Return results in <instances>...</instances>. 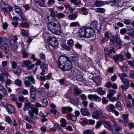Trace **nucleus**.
<instances>
[{
	"instance_id": "nucleus-1",
	"label": "nucleus",
	"mask_w": 134,
	"mask_h": 134,
	"mask_svg": "<svg viewBox=\"0 0 134 134\" xmlns=\"http://www.w3.org/2000/svg\"><path fill=\"white\" fill-rule=\"evenodd\" d=\"M58 64L59 68L63 71H69L71 69V62L67 57H60L58 60Z\"/></svg>"
},
{
	"instance_id": "nucleus-2",
	"label": "nucleus",
	"mask_w": 134,
	"mask_h": 134,
	"mask_svg": "<svg viewBox=\"0 0 134 134\" xmlns=\"http://www.w3.org/2000/svg\"><path fill=\"white\" fill-rule=\"evenodd\" d=\"M59 23L58 20L55 18H54L53 20L48 23L47 27L48 30L51 32H54V29L58 26Z\"/></svg>"
},
{
	"instance_id": "nucleus-3",
	"label": "nucleus",
	"mask_w": 134,
	"mask_h": 134,
	"mask_svg": "<svg viewBox=\"0 0 134 134\" xmlns=\"http://www.w3.org/2000/svg\"><path fill=\"white\" fill-rule=\"evenodd\" d=\"M111 124L113 128L111 129V131L113 134H119V131L122 130V128L118 126L113 121H112Z\"/></svg>"
},
{
	"instance_id": "nucleus-4",
	"label": "nucleus",
	"mask_w": 134,
	"mask_h": 134,
	"mask_svg": "<svg viewBox=\"0 0 134 134\" xmlns=\"http://www.w3.org/2000/svg\"><path fill=\"white\" fill-rule=\"evenodd\" d=\"M37 89L33 86L31 85L30 89L31 98L34 100L36 99V96L37 94Z\"/></svg>"
},
{
	"instance_id": "nucleus-5",
	"label": "nucleus",
	"mask_w": 134,
	"mask_h": 134,
	"mask_svg": "<svg viewBox=\"0 0 134 134\" xmlns=\"http://www.w3.org/2000/svg\"><path fill=\"white\" fill-rule=\"evenodd\" d=\"M113 58L115 63H117L119 61L121 62L123 61L124 59V56L123 55L119 54H116L114 55Z\"/></svg>"
},
{
	"instance_id": "nucleus-6",
	"label": "nucleus",
	"mask_w": 134,
	"mask_h": 134,
	"mask_svg": "<svg viewBox=\"0 0 134 134\" xmlns=\"http://www.w3.org/2000/svg\"><path fill=\"white\" fill-rule=\"evenodd\" d=\"M94 34V31L93 29L87 27L86 37L88 38L93 36Z\"/></svg>"
},
{
	"instance_id": "nucleus-7",
	"label": "nucleus",
	"mask_w": 134,
	"mask_h": 134,
	"mask_svg": "<svg viewBox=\"0 0 134 134\" xmlns=\"http://www.w3.org/2000/svg\"><path fill=\"white\" fill-rule=\"evenodd\" d=\"M103 114V112L102 110L100 109L95 110L92 114V116L93 118L97 119L99 116Z\"/></svg>"
},
{
	"instance_id": "nucleus-8",
	"label": "nucleus",
	"mask_w": 134,
	"mask_h": 134,
	"mask_svg": "<svg viewBox=\"0 0 134 134\" xmlns=\"http://www.w3.org/2000/svg\"><path fill=\"white\" fill-rule=\"evenodd\" d=\"M87 27L84 26L80 28L79 30V35L81 37H86Z\"/></svg>"
},
{
	"instance_id": "nucleus-9",
	"label": "nucleus",
	"mask_w": 134,
	"mask_h": 134,
	"mask_svg": "<svg viewBox=\"0 0 134 134\" xmlns=\"http://www.w3.org/2000/svg\"><path fill=\"white\" fill-rule=\"evenodd\" d=\"M6 109L9 113L12 114L15 113V109L14 107L10 104L7 105L6 107Z\"/></svg>"
},
{
	"instance_id": "nucleus-10",
	"label": "nucleus",
	"mask_w": 134,
	"mask_h": 134,
	"mask_svg": "<svg viewBox=\"0 0 134 134\" xmlns=\"http://www.w3.org/2000/svg\"><path fill=\"white\" fill-rule=\"evenodd\" d=\"M123 83L120 86L122 91H126V90L130 86L129 82V81H126L124 82H122Z\"/></svg>"
},
{
	"instance_id": "nucleus-11",
	"label": "nucleus",
	"mask_w": 134,
	"mask_h": 134,
	"mask_svg": "<svg viewBox=\"0 0 134 134\" xmlns=\"http://www.w3.org/2000/svg\"><path fill=\"white\" fill-rule=\"evenodd\" d=\"M0 94L3 95V96L6 97L8 95V93L6 89L4 86L0 84Z\"/></svg>"
},
{
	"instance_id": "nucleus-12",
	"label": "nucleus",
	"mask_w": 134,
	"mask_h": 134,
	"mask_svg": "<svg viewBox=\"0 0 134 134\" xmlns=\"http://www.w3.org/2000/svg\"><path fill=\"white\" fill-rule=\"evenodd\" d=\"M58 26H57L56 28L54 29V32H52L56 35H60L61 33V26L60 24H59Z\"/></svg>"
},
{
	"instance_id": "nucleus-13",
	"label": "nucleus",
	"mask_w": 134,
	"mask_h": 134,
	"mask_svg": "<svg viewBox=\"0 0 134 134\" xmlns=\"http://www.w3.org/2000/svg\"><path fill=\"white\" fill-rule=\"evenodd\" d=\"M119 75L120 77V79L121 80L122 82L126 81H129V80L125 78L127 77V75L125 73H119Z\"/></svg>"
},
{
	"instance_id": "nucleus-14",
	"label": "nucleus",
	"mask_w": 134,
	"mask_h": 134,
	"mask_svg": "<svg viewBox=\"0 0 134 134\" xmlns=\"http://www.w3.org/2000/svg\"><path fill=\"white\" fill-rule=\"evenodd\" d=\"M115 108V106L113 104H110L108 105L106 107L107 110L109 112H112Z\"/></svg>"
},
{
	"instance_id": "nucleus-15",
	"label": "nucleus",
	"mask_w": 134,
	"mask_h": 134,
	"mask_svg": "<svg viewBox=\"0 0 134 134\" xmlns=\"http://www.w3.org/2000/svg\"><path fill=\"white\" fill-rule=\"evenodd\" d=\"M38 92V94L43 97H45L46 96V91L44 88L40 89Z\"/></svg>"
},
{
	"instance_id": "nucleus-16",
	"label": "nucleus",
	"mask_w": 134,
	"mask_h": 134,
	"mask_svg": "<svg viewBox=\"0 0 134 134\" xmlns=\"http://www.w3.org/2000/svg\"><path fill=\"white\" fill-rule=\"evenodd\" d=\"M14 8L15 9V12L16 13L19 15L23 14L22 11L19 6L15 5L14 6Z\"/></svg>"
},
{
	"instance_id": "nucleus-17",
	"label": "nucleus",
	"mask_w": 134,
	"mask_h": 134,
	"mask_svg": "<svg viewBox=\"0 0 134 134\" xmlns=\"http://www.w3.org/2000/svg\"><path fill=\"white\" fill-rule=\"evenodd\" d=\"M82 90L77 87H75L74 89V94L76 96L81 94Z\"/></svg>"
},
{
	"instance_id": "nucleus-18",
	"label": "nucleus",
	"mask_w": 134,
	"mask_h": 134,
	"mask_svg": "<svg viewBox=\"0 0 134 134\" xmlns=\"http://www.w3.org/2000/svg\"><path fill=\"white\" fill-rule=\"evenodd\" d=\"M48 45L49 47H50V46H51L54 49H55L58 45V42L56 41V42H49Z\"/></svg>"
},
{
	"instance_id": "nucleus-19",
	"label": "nucleus",
	"mask_w": 134,
	"mask_h": 134,
	"mask_svg": "<svg viewBox=\"0 0 134 134\" xmlns=\"http://www.w3.org/2000/svg\"><path fill=\"white\" fill-rule=\"evenodd\" d=\"M93 81L98 86H99L101 82V80L98 76L94 77L93 78Z\"/></svg>"
},
{
	"instance_id": "nucleus-20",
	"label": "nucleus",
	"mask_w": 134,
	"mask_h": 134,
	"mask_svg": "<svg viewBox=\"0 0 134 134\" xmlns=\"http://www.w3.org/2000/svg\"><path fill=\"white\" fill-rule=\"evenodd\" d=\"M14 84L20 87L22 86V81L20 79H18L14 81Z\"/></svg>"
},
{
	"instance_id": "nucleus-21",
	"label": "nucleus",
	"mask_w": 134,
	"mask_h": 134,
	"mask_svg": "<svg viewBox=\"0 0 134 134\" xmlns=\"http://www.w3.org/2000/svg\"><path fill=\"white\" fill-rule=\"evenodd\" d=\"M32 62L29 60H24L23 61V63H22L21 65L22 66L28 67L29 65L31 64Z\"/></svg>"
},
{
	"instance_id": "nucleus-22",
	"label": "nucleus",
	"mask_w": 134,
	"mask_h": 134,
	"mask_svg": "<svg viewBox=\"0 0 134 134\" xmlns=\"http://www.w3.org/2000/svg\"><path fill=\"white\" fill-rule=\"evenodd\" d=\"M81 114L83 116L88 115V110L85 108H82L80 110Z\"/></svg>"
},
{
	"instance_id": "nucleus-23",
	"label": "nucleus",
	"mask_w": 134,
	"mask_h": 134,
	"mask_svg": "<svg viewBox=\"0 0 134 134\" xmlns=\"http://www.w3.org/2000/svg\"><path fill=\"white\" fill-rule=\"evenodd\" d=\"M111 2L112 4L111 5H113L115 6L121 7L122 5V3L119 1L114 0L113 1H112Z\"/></svg>"
},
{
	"instance_id": "nucleus-24",
	"label": "nucleus",
	"mask_w": 134,
	"mask_h": 134,
	"mask_svg": "<svg viewBox=\"0 0 134 134\" xmlns=\"http://www.w3.org/2000/svg\"><path fill=\"white\" fill-rule=\"evenodd\" d=\"M97 92L100 95H103L105 93V90L104 89H103V88L101 87L98 88H97Z\"/></svg>"
},
{
	"instance_id": "nucleus-25",
	"label": "nucleus",
	"mask_w": 134,
	"mask_h": 134,
	"mask_svg": "<svg viewBox=\"0 0 134 134\" xmlns=\"http://www.w3.org/2000/svg\"><path fill=\"white\" fill-rule=\"evenodd\" d=\"M126 107L129 109V111H131V109L134 110V108L132 107V105L131 102L128 101L126 102Z\"/></svg>"
},
{
	"instance_id": "nucleus-26",
	"label": "nucleus",
	"mask_w": 134,
	"mask_h": 134,
	"mask_svg": "<svg viewBox=\"0 0 134 134\" xmlns=\"http://www.w3.org/2000/svg\"><path fill=\"white\" fill-rule=\"evenodd\" d=\"M115 38L116 43L118 45L121 46L122 44V42L119 36L118 35H116L115 36Z\"/></svg>"
},
{
	"instance_id": "nucleus-27",
	"label": "nucleus",
	"mask_w": 134,
	"mask_h": 134,
	"mask_svg": "<svg viewBox=\"0 0 134 134\" xmlns=\"http://www.w3.org/2000/svg\"><path fill=\"white\" fill-rule=\"evenodd\" d=\"M0 47L2 49L7 50L9 48V46L8 44L4 43L1 44Z\"/></svg>"
},
{
	"instance_id": "nucleus-28",
	"label": "nucleus",
	"mask_w": 134,
	"mask_h": 134,
	"mask_svg": "<svg viewBox=\"0 0 134 134\" xmlns=\"http://www.w3.org/2000/svg\"><path fill=\"white\" fill-rule=\"evenodd\" d=\"M41 7H45L44 0H34Z\"/></svg>"
},
{
	"instance_id": "nucleus-29",
	"label": "nucleus",
	"mask_w": 134,
	"mask_h": 134,
	"mask_svg": "<svg viewBox=\"0 0 134 134\" xmlns=\"http://www.w3.org/2000/svg\"><path fill=\"white\" fill-rule=\"evenodd\" d=\"M26 79H27L28 80L33 84H35V79L32 76H29L26 77Z\"/></svg>"
},
{
	"instance_id": "nucleus-30",
	"label": "nucleus",
	"mask_w": 134,
	"mask_h": 134,
	"mask_svg": "<svg viewBox=\"0 0 134 134\" xmlns=\"http://www.w3.org/2000/svg\"><path fill=\"white\" fill-rule=\"evenodd\" d=\"M60 126L63 127H64L66 126L67 123L66 122V120L64 118H62L60 119Z\"/></svg>"
},
{
	"instance_id": "nucleus-31",
	"label": "nucleus",
	"mask_w": 134,
	"mask_h": 134,
	"mask_svg": "<svg viewBox=\"0 0 134 134\" xmlns=\"http://www.w3.org/2000/svg\"><path fill=\"white\" fill-rule=\"evenodd\" d=\"M12 70L14 74H16L21 73V69L18 67H17V68H16L13 69H12Z\"/></svg>"
},
{
	"instance_id": "nucleus-32",
	"label": "nucleus",
	"mask_w": 134,
	"mask_h": 134,
	"mask_svg": "<svg viewBox=\"0 0 134 134\" xmlns=\"http://www.w3.org/2000/svg\"><path fill=\"white\" fill-rule=\"evenodd\" d=\"M21 34L22 36H26V37H27L29 35L28 30L27 31L24 29H21Z\"/></svg>"
},
{
	"instance_id": "nucleus-33",
	"label": "nucleus",
	"mask_w": 134,
	"mask_h": 134,
	"mask_svg": "<svg viewBox=\"0 0 134 134\" xmlns=\"http://www.w3.org/2000/svg\"><path fill=\"white\" fill-rule=\"evenodd\" d=\"M67 116L70 119L73 121H75L77 119L76 116L71 114H69L67 115Z\"/></svg>"
},
{
	"instance_id": "nucleus-34",
	"label": "nucleus",
	"mask_w": 134,
	"mask_h": 134,
	"mask_svg": "<svg viewBox=\"0 0 134 134\" xmlns=\"http://www.w3.org/2000/svg\"><path fill=\"white\" fill-rule=\"evenodd\" d=\"M77 14H74L69 15L68 17L69 19L70 20H73L75 19L77 17Z\"/></svg>"
},
{
	"instance_id": "nucleus-35",
	"label": "nucleus",
	"mask_w": 134,
	"mask_h": 134,
	"mask_svg": "<svg viewBox=\"0 0 134 134\" xmlns=\"http://www.w3.org/2000/svg\"><path fill=\"white\" fill-rule=\"evenodd\" d=\"M101 98L98 95L94 94V96L93 100L96 102H99L101 101Z\"/></svg>"
},
{
	"instance_id": "nucleus-36",
	"label": "nucleus",
	"mask_w": 134,
	"mask_h": 134,
	"mask_svg": "<svg viewBox=\"0 0 134 134\" xmlns=\"http://www.w3.org/2000/svg\"><path fill=\"white\" fill-rule=\"evenodd\" d=\"M104 127L110 131L111 128L109 125V124L106 121H104L103 122Z\"/></svg>"
},
{
	"instance_id": "nucleus-37",
	"label": "nucleus",
	"mask_w": 134,
	"mask_h": 134,
	"mask_svg": "<svg viewBox=\"0 0 134 134\" xmlns=\"http://www.w3.org/2000/svg\"><path fill=\"white\" fill-rule=\"evenodd\" d=\"M27 108H30L31 107V104L30 102H29L28 100H26L24 103V105Z\"/></svg>"
},
{
	"instance_id": "nucleus-38",
	"label": "nucleus",
	"mask_w": 134,
	"mask_h": 134,
	"mask_svg": "<svg viewBox=\"0 0 134 134\" xmlns=\"http://www.w3.org/2000/svg\"><path fill=\"white\" fill-rule=\"evenodd\" d=\"M8 4L2 0L1 1L0 4V6L1 8L3 7H8Z\"/></svg>"
},
{
	"instance_id": "nucleus-39",
	"label": "nucleus",
	"mask_w": 134,
	"mask_h": 134,
	"mask_svg": "<svg viewBox=\"0 0 134 134\" xmlns=\"http://www.w3.org/2000/svg\"><path fill=\"white\" fill-rule=\"evenodd\" d=\"M5 69H2L1 70V71L4 74V75L7 77H9L10 78H11V76L9 74L7 71H5Z\"/></svg>"
},
{
	"instance_id": "nucleus-40",
	"label": "nucleus",
	"mask_w": 134,
	"mask_h": 134,
	"mask_svg": "<svg viewBox=\"0 0 134 134\" xmlns=\"http://www.w3.org/2000/svg\"><path fill=\"white\" fill-rule=\"evenodd\" d=\"M120 94H118L116 98L113 97L109 98V100L112 102H114L118 100L119 99V97L120 96Z\"/></svg>"
},
{
	"instance_id": "nucleus-41",
	"label": "nucleus",
	"mask_w": 134,
	"mask_h": 134,
	"mask_svg": "<svg viewBox=\"0 0 134 134\" xmlns=\"http://www.w3.org/2000/svg\"><path fill=\"white\" fill-rule=\"evenodd\" d=\"M19 100L21 102H23L25 100L26 101V100H28L27 98L24 97L22 95H20L18 97Z\"/></svg>"
},
{
	"instance_id": "nucleus-42",
	"label": "nucleus",
	"mask_w": 134,
	"mask_h": 134,
	"mask_svg": "<svg viewBox=\"0 0 134 134\" xmlns=\"http://www.w3.org/2000/svg\"><path fill=\"white\" fill-rule=\"evenodd\" d=\"M109 53V52H104V56L105 57V60L106 61H108V59L110 57Z\"/></svg>"
},
{
	"instance_id": "nucleus-43",
	"label": "nucleus",
	"mask_w": 134,
	"mask_h": 134,
	"mask_svg": "<svg viewBox=\"0 0 134 134\" xmlns=\"http://www.w3.org/2000/svg\"><path fill=\"white\" fill-rule=\"evenodd\" d=\"M103 2L102 1H97L94 4L97 7H99L103 5Z\"/></svg>"
},
{
	"instance_id": "nucleus-44",
	"label": "nucleus",
	"mask_w": 134,
	"mask_h": 134,
	"mask_svg": "<svg viewBox=\"0 0 134 134\" xmlns=\"http://www.w3.org/2000/svg\"><path fill=\"white\" fill-rule=\"evenodd\" d=\"M21 26L23 28H28L29 27V25L28 23H22L20 24Z\"/></svg>"
},
{
	"instance_id": "nucleus-45",
	"label": "nucleus",
	"mask_w": 134,
	"mask_h": 134,
	"mask_svg": "<svg viewBox=\"0 0 134 134\" xmlns=\"http://www.w3.org/2000/svg\"><path fill=\"white\" fill-rule=\"evenodd\" d=\"M102 124V122L100 121H98L97 122L95 126V128L96 129H98L100 127Z\"/></svg>"
},
{
	"instance_id": "nucleus-46",
	"label": "nucleus",
	"mask_w": 134,
	"mask_h": 134,
	"mask_svg": "<svg viewBox=\"0 0 134 134\" xmlns=\"http://www.w3.org/2000/svg\"><path fill=\"white\" fill-rule=\"evenodd\" d=\"M49 11L50 12V15L51 16L53 17H54L56 12L54 13L53 9L50 8L49 9Z\"/></svg>"
},
{
	"instance_id": "nucleus-47",
	"label": "nucleus",
	"mask_w": 134,
	"mask_h": 134,
	"mask_svg": "<svg viewBox=\"0 0 134 134\" xmlns=\"http://www.w3.org/2000/svg\"><path fill=\"white\" fill-rule=\"evenodd\" d=\"M62 109L61 112L63 114H66L67 113L68 111L67 107H63L62 108Z\"/></svg>"
},
{
	"instance_id": "nucleus-48",
	"label": "nucleus",
	"mask_w": 134,
	"mask_h": 134,
	"mask_svg": "<svg viewBox=\"0 0 134 134\" xmlns=\"http://www.w3.org/2000/svg\"><path fill=\"white\" fill-rule=\"evenodd\" d=\"M5 121L9 124H10L12 122V119L9 116H6L5 118Z\"/></svg>"
},
{
	"instance_id": "nucleus-49",
	"label": "nucleus",
	"mask_w": 134,
	"mask_h": 134,
	"mask_svg": "<svg viewBox=\"0 0 134 134\" xmlns=\"http://www.w3.org/2000/svg\"><path fill=\"white\" fill-rule=\"evenodd\" d=\"M95 10L96 12L100 13H103L105 12V9L103 8H97L95 9Z\"/></svg>"
},
{
	"instance_id": "nucleus-50",
	"label": "nucleus",
	"mask_w": 134,
	"mask_h": 134,
	"mask_svg": "<svg viewBox=\"0 0 134 134\" xmlns=\"http://www.w3.org/2000/svg\"><path fill=\"white\" fill-rule=\"evenodd\" d=\"M30 118H29L28 116H25L24 117V119L28 122H32L34 123H35L34 121L31 120Z\"/></svg>"
},
{
	"instance_id": "nucleus-51",
	"label": "nucleus",
	"mask_w": 134,
	"mask_h": 134,
	"mask_svg": "<svg viewBox=\"0 0 134 134\" xmlns=\"http://www.w3.org/2000/svg\"><path fill=\"white\" fill-rule=\"evenodd\" d=\"M48 40L49 42H54L55 41H58L57 39L54 37H48Z\"/></svg>"
},
{
	"instance_id": "nucleus-52",
	"label": "nucleus",
	"mask_w": 134,
	"mask_h": 134,
	"mask_svg": "<svg viewBox=\"0 0 134 134\" xmlns=\"http://www.w3.org/2000/svg\"><path fill=\"white\" fill-rule=\"evenodd\" d=\"M81 10L83 12V14L85 15H87L88 14V12L86 11L87 9L85 7H82Z\"/></svg>"
},
{
	"instance_id": "nucleus-53",
	"label": "nucleus",
	"mask_w": 134,
	"mask_h": 134,
	"mask_svg": "<svg viewBox=\"0 0 134 134\" xmlns=\"http://www.w3.org/2000/svg\"><path fill=\"white\" fill-rule=\"evenodd\" d=\"M74 4L76 5L77 6H78L79 7H80V5L81 6L83 5L81 4V2L79 0H76V1Z\"/></svg>"
},
{
	"instance_id": "nucleus-54",
	"label": "nucleus",
	"mask_w": 134,
	"mask_h": 134,
	"mask_svg": "<svg viewBox=\"0 0 134 134\" xmlns=\"http://www.w3.org/2000/svg\"><path fill=\"white\" fill-rule=\"evenodd\" d=\"M14 50H16L18 48V46L16 43L13 44H12L10 46Z\"/></svg>"
},
{
	"instance_id": "nucleus-55",
	"label": "nucleus",
	"mask_w": 134,
	"mask_h": 134,
	"mask_svg": "<svg viewBox=\"0 0 134 134\" xmlns=\"http://www.w3.org/2000/svg\"><path fill=\"white\" fill-rule=\"evenodd\" d=\"M25 85L27 87H29L31 84V83L30 81L28 80H26L24 82Z\"/></svg>"
},
{
	"instance_id": "nucleus-56",
	"label": "nucleus",
	"mask_w": 134,
	"mask_h": 134,
	"mask_svg": "<svg viewBox=\"0 0 134 134\" xmlns=\"http://www.w3.org/2000/svg\"><path fill=\"white\" fill-rule=\"evenodd\" d=\"M75 47L77 49H81L82 46L81 44H80L78 42L76 43L75 45Z\"/></svg>"
},
{
	"instance_id": "nucleus-57",
	"label": "nucleus",
	"mask_w": 134,
	"mask_h": 134,
	"mask_svg": "<svg viewBox=\"0 0 134 134\" xmlns=\"http://www.w3.org/2000/svg\"><path fill=\"white\" fill-rule=\"evenodd\" d=\"M79 25V24L78 22H74L70 23V26L71 27H75L78 26Z\"/></svg>"
},
{
	"instance_id": "nucleus-58",
	"label": "nucleus",
	"mask_w": 134,
	"mask_h": 134,
	"mask_svg": "<svg viewBox=\"0 0 134 134\" xmlns=\"http://www.w3.org/2000/svg\"><path fill=\"white\" fill-rule=\"evenodd\" d=\"M91 25V26L96 27L97 25V22L96 21H93L92 22Z\"/></svg>"
},
{
	"instance_id": "nucleus-59",
	"label": "nucleus",
	"mask_w": 134,
	"mask_h": 134,
	"mask_svg": "<svg viewBox=\"0 0 134 134\" xmlns=\"http://www.w3.org/2000/svg\"><path fill=\"white\" fill-rule=\"evenodd\" d=\"M11 64L12 65V69H14L16 68L17 67V63L15 61H13L11 63Z\"/></svg>"
},
{
	"instance_id": "nucleus-60",
	"label": "nucleus",
	"mask_w": 134,
	"mask_h": 134,
	"mask_svg": "<svg viewBox=\"0 0 134 134\" xmlns=\"http://www.w3.org/2000/svg\"><path fill=\"white\" fill-rule=\"evenodd\" d=\"M47 64L43 62L40 66L41 68L42 69H46L47 67Z\"/></svg>"
},
{
	"instance_id": "nucleus-61",
	"label": "nucleus",
	"mask_w": 134,
	"mask_h": 134,
	"mask_svg": "<svg viewBox=\"0 0 134 134\" xmlns=\"http://www.w3.org/2000/svg\"><path fill=\"white\" fill-rule=\"evenodd\" d=\"M10 96L11 97V99L12 100L15 101H17V98L15 97L14 94H11L10 95Z\"/></svg>"
},
{
	"instance_id": "nucleus-62",
	"label": "nucleus",
	"mask_w": 134,
	"mask_h": 134,
	"mask_svg": "<svg viewBox=\"0 0 134 134\" xmlns=\"http://www.w3.org/2000/svg\"><path fill=\"white\" fill-rule=\"evenodd\" d=\"M50 112V114L53 113V114L54 115H56V113L58 112V111L57 109H52L49 110Z\"/></svg>"
},
{
	"instance_id": "nucleus-63",
	"label": "nucleus",
	"mask_w": 134,
	"mask_h": 134,
	"mask_svg": "<svg viewBox=\"0 0 134 134\" xmlns=\"http://www.w3.org/2000/svg\"><path fill=\"white\" fill-rule=\"evenodd\" d=\"M128 63L134 69V60L129 61L128 62Z\"/></svg>"
},
{
	"instance_id": "nucleus-64",
	"label": "nucleus",
	"mask_w": 134,
	"mask_h": 134,
	"mask_svg": "<svg viewBox=\"0 0 134 134\" xmlns=\"http://www.w3.org/2000/svg\"><path fill=\"white\" fill-rule=\"evenodd\" d=\"M130 76L131 77L134 79V71L132 70H130L129 72Z\"/></svg>"
}]
</instances>
